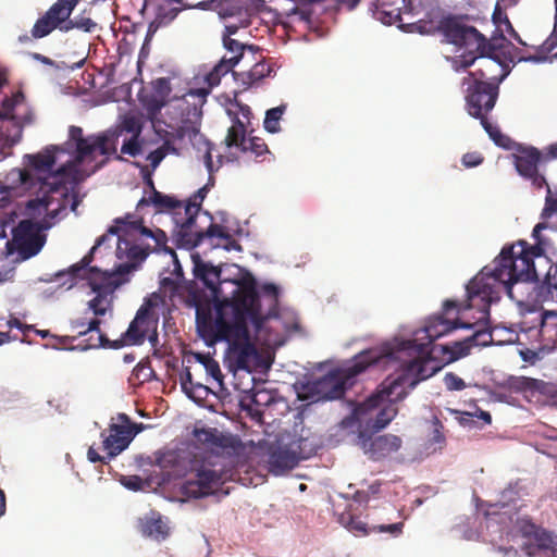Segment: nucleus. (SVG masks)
<instances>
[{
  "label": "nucleus",
  "mask_w": 557,
  "mask_h": 557,
  "mask_svg": "<svg viewBox=\"0 0 557 557\" xmlns=\"http://www.w3.org/2000/svg\"><path fill=\"white\" fill-rule=\"evenodd\" d=\"M397 412L398 410L394 405L383 401L380 407H373L362 416H357L355 408L349 417L342 420L341 424L344 429L358 425L359 438L366 445L371 435L384 429L396 417Z\"/></svg>",
  "instance_id": "nucleus-14"
},
{
  "label": "nucleus",
  "mask_w": 557,
  "mask_h": 557,
  "mask_svg": "<svg viewBox=\"0 0 557 557\" xmlns=\"http://www.w3.org/2000/svg\"><path fill=\"white\" fill-rule=\"evenodd\" d=\"M198 361L205 367L206 372L215 381L222 382L223 375L218 361L209 355H197Z\"/></svg>",
  "instance_id": "nucleus-44"
},
{
  "label": "nucleus",
  "mask_w": 557,
  "mask_h": 557,
  "mask_svg": "<svg viewBox=\"0 0 557 557\" xmlns=\"http://www.w3.org/2000/svg\"><path fill=\"white\" fill-rule=\"evenodd\" d=\"M147 183L151 188V195L149 197H143L137 202V210H140L145 206H153L157 212H171L175 223L176 218L185 219L182 201L173 196L164 195L157 190L151 178H148Z\"/></svg>",
  "instance_id": "nucleus-26"
},
{
  "label": "nucleus",
  "mask_w": 557,
  "mask_h": 557,
  "mask_svg": "<svg viewBox=\"0 0 557 557\" xmlns=\"http://www.w3.org/2000/svg\"><path fill=\"white\" fill-rule=\"evenodd\" d=\"M98 295L92 298L88 305H89V308L92 310V312L96 314V315H103L107 311V308L103 306V300H104V296L107 294H103V293H97Z\"/></svg>",
  "instance_id": "nucleus-54"
},
{
  "label": "nucleus",
  "mask_w": 557,
  "mask_h": 557,
  "mask_svg": "<svg viewBox=\"0 0 557 557\" xmlns=\"http://www.w3.org/2000/svg\"><path fill=\"white\" fill-rule=\"evenodd\" d=\"M272 72L271 66L265 62H257L248 72H244L238 75L242 79V84L245 88H249L262 78L269 76Z\"/></svg>",
  "instance_id": "nucleus-35"
},
{
  "label": "nucleus",
  "mask_w": 557,
  "mask_h": 557,
  "mask_svg": "<svg viewBox=\"0 0 557 557\" xmlns=\"http://www.w3.org/2000/svg\"><path fill=\"white\" fill-rule=\"evenodd\" d=\"M285 110H286V106L281 104L278 107L269 109L265 112V117L263 121V126H264L265 131H268L269 133L275 134L281 129L280 121H281Z\"/></svg>",
  "instance_id": "nucleus-41"
},
{
  "label": "nucleus",
  "mask_w": 557,
  "mask_h": 557,
  "mask_svg": "<svg viewBox=\"0 0 557 557\" xmlns=\"http://www.w3.org/2000/svg\"><path fill=\"white\" fill-rule=\"evenodd\" d=\"M557 47V0H555L554 27L549 37L537 48V54L522 58L524 61L541 62L546 60V54Z\"/></svg>",
  "instance_id": "nucleus-36"
},
{
  "label": "nucleus",
  "mask_w": 557,
  "mask_h": 557,
  "mask_svg": "<svg viewBox=\"0 0 557 557\" xmlns=\"http://www.w3.org/2000/svg\"><path fill=\"white\" fill-rule=\"evenodd\" d=\"M133 375L140 383L149 382L154 376V371L148 362H139L133 370Z\"/></svg>",
  "instance_id": "nucleus-47"
},
{
  "label": "nucleus",
  "mask_w": 557,
  "mask_h": 557,
  "mask_svg": "<svg viewBox=\"0 0 557 557\" xmlns=\"http://www.w3.org/2000/svg\"><path fill=\"white\" fill-rule=\"evenodd\" d=\"M87 457H88V460L94 463H96V462L108 463L110 460L108 458V455L107 456L99 455V453L92 446L89 447V449L87 451Z\"/></svg>",
  "instance_id": "nucleus-58"
},
{
  "label": "nucleus",
  "mask_w": 557,
  "mask_h": 557,
  "mask_svg": "<svg viewBox=\"0 0 557 557\" xmlns=\"http://www.w3.org/2000/svg\"><path fill=\"white\" fill-rule=\"evenodd\" d=\"M513 164L520 176L530 181L532 185L541 189L547 185L546 178L539 172V165L544 161L543 153L535 147H519L512 156Z\"/></svg>",
  "instance_id": "nucleus-22"
},
{
  "label": "nucleus",
  "mask_w": 557,
  "mask_h": 557,
  "mask_svg": "<svg viewBox=\"0 0 557 557\" xmlns=\"http://www.w3.org/2000/svg\"><path fill=\"white\" fill-rule=\"evenodd\" d=\"M472 348L469 336L462 341L455 342L451 346H444L443 350L449 354V361H455L467 356Z\"/></svg>",
  "instance_id": "nucleus-42"
},
{
  "label": "nucleus",
  "mask_w": 557,
  "mask_h": 557,
  "mask_svg": "<svg viewBox=\"0 0 557 557\" xmlns=\"http://www.w3.org/2000/svg\"><path fill=\"white\" fill-rule=\"evenodd\" d=\"M141 132L143 123L140 119L135 115H126L122 122L114 127L88 136H84L82 127L75 125L70 126L69 139L75 146L73 161L65 164L70 175L74 172L76 166L85 162H94L97 153L103 156L104 160L95 165L92 172L103 165L112 156H114L116 160H123V158L116 153L120 137L124 133L131 134V136H140Z\"/></svg>",
  "instance_id": "nucleus-4"
},
{
  "label": "nucleus",
  "mask_w": 557,
  "mask_h": 557,
  "mask_svg": "<svg viewBox=\"0 0 557 557\" xmlns=\"http://www.w3.org/2000/svg\"><path fill=\"white\" fill-rule=\"evenodd\" d=\"M154 99L152 108L160 110L165 103L172 91L169 78L160 77L152 83Z\"/></svg>",
  "instance_id": "nucleus-38"
},
{
  "label": "nucleus",
  "mask_w": 557,
  "mask_h": 557,
  "mask_svg": "<svg viewBox=\"0 0 557 557\" xmlns=\"http://www.w3.org/2000/svg\"><path fill=\"white\" fill-rule=\"evenodd\" d=\"M338 522L355 535H368L370 533H388L393 537H398L403 533L404 522L379 523L368 525L358 517L346 510L338 516Z\"/></svg>",
  "instance_id": "nucleus-23"
},
{
  "label": "nucleus",
  "mask_w": 557,
  "mask_h": 557,
  "mask_svg": "<svg viewBox=\"0 0 557 557\" xmlns=\"http://www.w3.org/2000/svg\"><path fill=\"white\" fill-rule=\"evenodd\" d=\"M548 227L546 222L537 223L532 232L535 244L530 246L525 240L504 246L492 264L485 265L469 283V306H479L487 311L491 304L499 300L506 292L512 297V286L518 282H536L539 274L534 258L545 253L546 242L541 232Z\"/></svg>",
  "instance_id": "nucleus-2"
},
{
  "label": "nucleus",
  "mask_w": 557,
  "mask_h": 557,
  "mask_svg": "<svg viewBox=\"0 0 557 557\" xmlns=\"http://www.w3.org/2000/svg\"><path fill=\"white\" fill-rule=\"evenodd\" d=\"M108 233L117 235L116 257L125 262L119 264L114 271H102L97 267H90L95 250L106 240V236L102 235L90 251L66 272L71 276L70 287L75 284L77 278H82L86 280L96 293H112L126 282L124 276L137 270L150 253L168 249L165 232L158 227L146 226L143 218L134 213L116 218ZM63 275L65 272L58 273V276Z\"/></svg>",
  "instance_id": "nucleus-1"
},
{
  "label": "nucleus",
  "mask_w": 557,
  "mask_h": 557,
  "mask_svg": "<svg viewBox=\"0 0 557 557\" xmlns=\"http://www.w3.org/2000/svg\"><path fill=\"white\" fill-rule=\"evenodd\" d=\"M401 447V438L394 434H384L371 442L370 451L373 458H380L397 451Z\"/></svg>",
  "instance_id": "nucleus-32"
},
{
  "label": "nucleus",
  "mask_w": 557,
  "mask_h": 557,
  "mask_svg": "<svg viewBox=\"0 0 557 557\" xmlns=\"http://www.w3.org/2000/svg\"><path fill=\"white\" fill-rule=\"evenodd\" d=\"M87 324L88 322L86 321H75L72 323V329L73 331H76L78 333V331H84L87 329Z\"/></svg>",
  "instance_id": "nucleus-63"
},
{
  "label": "nucleus",
  "mask_w": 557,
  "mask_h": 557,
  "mask_svg": "<svg viewBox=\"0 0 557 557\" xmlns=\"http://www.w3.org/2000/svg\"><path fill=\"white\" fill-rule=\"evenodd\" d=\"M222 45L232 55L230 58L223 57L212 71L207 74L206 82L210 87H214L220 84L221 77L231 72L239 63L246 50L251 52L259 50V47L255 45L242 44L237 39L230 38L227 36L226 38H222Z\"/></svg>",
  "instance_id": "nucleus-20"
},
{
  "label": "nucleus",
  "mask_w": 557,
  "mask_h": 557,
  "mask_svg": "<svg viewBox=\"0 0 557 557\" xmlns=\"http://www.w3.org/2000/svg\"><path fill=\"white\" fill-rule=\"evenodd\" d=\"M206 197V187L197 190L186 203H183L185 219L176 218L173 240L177 248L193 249L201 244V231L197 216Z\"/></svg>",
  "instance_id": "nucleus-13"
},
{
  "label": "nucleus",
  "mask_w": 557,
  "mask_h": 557,
  "mask_svg": "<svg viewBox=\"0 0 557 557\" xmlns=\"http://www.w3.org/2000/svg\"><path fill=\"white\" fill-rule=\"evenodd\" d=\"M479 59H480L479 54L467 52L466 54L461 55L460 58L454 59V61H453L454 69L456 71H459V70H466L473 65L476 66V64L479 63Z\"/></svg>",
  "instance_id": "nucleus-48"
},
{
  "label": "nucleus",
  "mask_w": 557,
  "mask_h": 557,
  "mask_svg": "<svg viewBox=\"0 0 557 557\" xmlns=\"http://www.w3.org/2000/svg\"><path fill=\"white\" fill-rule=\"evenodd\" d=\"M410 375L401 372L397 376H387L380 385L376 393L369 396L363 403L356 406V414L362 416L373 407H380L383 401H387L395 406L408 395L410 388Z\"/></svg>",
  "instance_id": "nucleus-16"
},
{
  "label": "nucleus",
  "mask_w": 557,
  "mask_h": 557,
  "mask_svg": "<svg viewBox=\"0 0 557 557\" xmlns=\"http://www.w3.org/2000/svg\"><path fill=\"white\" fill-rule=\"evenodd\" d=\"M247 133L245 122L235 116L224 138L226 148L228 150L235 149L242 153H249L255 159L262 158L270 153L268 145L262 138L257 136L247 137Z\"/></svg>",
  "instance_id": "nucleus-18"
},
{
  "label": "nucleus",
  "mask_w": 557,
  "mask_h": 557,
  "mask_svg": "<svg viewBox=\"0 0 557 557\" xmlns=\"http://www.w3.org/2000/svg\"><path fill=\"white\" fill-rule=\"evenodd\" d=\"M34 114L26 103L23 91L14 92L2 101L0 110V162L12 154V148L23 135V128L32 124Z\"/></svg>",
  "instance_id": "nucleus-10"
},
{
  "label": "nucleus",
  "mask_w": 557,
  "mask_h": 557,
  "mask_svg": "<svg viewBox=\"0 0 557 557\" xmlns=\"http://www.w3.org/2000/svg\"><path fill=\"white\" fill-rule=\"evenodd\" d=\"M213 237L224 239L226 242L224 245L226 250H242V246L233 238V236L225 230L224 226L211 222L206 230L201 231V243L205 238L211 239Z\"/></svg>",
  "instance_id": "nucleus-34"
},
{
  "label": "nucleus",
  "mask_w": 557,
  "mask_h": 557,
  "mask_svg": "<svg viewBox=\"0 0 557 557\" xmlns=\"http://www.w3.org/2000/svg\"><path fill=\"white\" fill-rule=\"evenodd\" d=\"M117 420L121 423L110 424L109 434H107V431L101 432L103 449L107 451L109 459L126 449L136 434L143 430V424L132 422L126 413H119Z\"/></svg>",
  "instance_id": "nucleus-17"
},
{
  "label": "nucleus",
  "mask_w": 557,
  "mask_h": 557,
  "mask_svg": "<svg viewBox=\"0 0 557 557\" xmlns=\"http://www.w3.org/2000/svg\"><path fill=\"white\" fill-rule=\"evenodd\" d=\"M248 320L250 315L239 318L226 333V338H221V342L228 344L226 357L231 368L252 372L262 367L263 360L256 345L250 341Z\"/></svg>",
  "instance_id": "nucleus-11"
},
{
  "label": "nucleus",
  "mask_w": 557,
  "mask_h": 557,
  "mask_svg": "<svg viewBox=\"0 0 557 557\" xmlns=\"http://www.w3.org/2000/svg\"><path fill=\"white\" fill-rule=\"evenodd\" d=\"M466 85L467 112L472 117L480 120L482 127L497 146L510 149L512 144L510 137L504 135L498 126L493 125L487 119V114L494 109L498 98L499 87L497 84L471 81Z\"/></svg>",
  "instance_id": "nucleus-9"
},
{
  "label": "nucleus",
  "mask_w": 557,
  "mask_h": 557,
  "mask_svg": "<svg viewBox=\"0 0 557 557\" xmlns=\"http://www.w3.org/2000/svg\"><path fill=\"white\" fill-rule=\"evenodd\" d=\"M121 153L129 157H137L141 153L140 136H131L125 139L121 147Z\"/></svg>",
  "instance_id": "nucleus-46"
},
{
  "label": "nucleus",
  "mask_w": 557,
  "mask_h": 557,
  "mask_svg": "<svg viewBox=\"0 0 557 557\" xmlns=\"http://www.w3.org/2000/svg\"><path fill=\"white\" fill-rule=\"evenodd\" d=\"M189 8L202 11H214L221 18H243L242 26L249 27L253 9L248 0H203Z\"/></svg>",
  "instance_id": "nucleus-21"
},
{
  "label": "nucleus",
  "mask_w": 557,
  "mask_h": 557,
  "mask_svg": "<svg viewBox=\"0 0 557 557\" xmlns=\"http://www.w3.org/2000/svg\"><path fill=\"white\" fill-rule=\"evenodd\" d=\"M492 18L494 24L500 32L506 30L516 40H518L519 44L524 45V42L521 40L517 32L515 30L513 26L511 25L507 14L502 10L499 4H496Z\"/></svg>",
  "instance_id": "nucleus-40"
},
{
  "label": "nucleus",
  "mask_w": 557,
  "mask_h": 557,
  "mask_svg": "<svg viewBox=\"0 0 557 557\" xmlns=\"http://www.w3.org/2000/svg\"><path fill=\"white\" fill-rule=\"evenodd\" d=\"M539 295L544 300H552L557 304V264L549 267L544 282L540 286Z\"/></svg>",
  "instance_id": "nucleus-37"
},
{
  "label": "nucleus",
  "mask_w": 557,
  "mask_h": 557,
  "mask_svg": "<svg viewBox=\"0 0 557 557\" xmlns=\"http://www.w3.org/2000/svg\"><path fill=\"white\" fill-rule=\"evenodd\" d=\"M444 384L450 392L462 391L467 387L466 382L454 372H448L444 376Z\"/></svg>",
  "instance_id": "nucleus-50"
},
{
  "label": "nucleus",
  "mask_w": 557,
  "mask_h": 557,
  "mask_svg": "<svg viewBox=\"0 0 557 557\" xmlns=\"http://www.w3.org/2000/svg\"><path fill=\"white\" fill-rule=\"evenodd\" d=\"M181 386L183 391L190 397L194 398L191 394V387H198L202 388L203 386L201 384H194L193 382V375L190 373L189 368H185L184 372L181 374Z\"/></svg>",
  "instance_id": "nucleus-52"
},
{
  "label": "nucleus",
  "mask_w": 557,
  "mask_h": 557,
  "mask_svg": "<svg viewBox=\"0 0 557 557\" xmlns=\"http://www.w3.org/2000/svg\"><path fill=\"white\" fill-rule=\"evenodd\" d=\"M176 461V454L174 451H165L162 454H158L156 457V462L160 468H168Z\"/></svg>",
  "instance_id": "nucleus-55"
},
{
  "label": "nucleus",
  "mask_w": 557,
  "mask_h": 557,
  "mask_svg": "<svg viewBox=\"0 0 557 557\" xmlns=\"http://www.w3.org/2000/svg\"><path fill=\"white\" fill-rule=\"evenodd\" d=\"M140 532L145 536L164 540L169 535V528L160 516L152 513L140 520Z\"/></svg>",
  "instance_id": "nucleus-33"
},
{
  "label": "nucleus",
  "mask_w": 557,
  "mask_h": 557,
  "mask_svg": "<svg viewBox=\"0 0 557 557\" xmlns=\"http://www.w3.org/2000/svg\"><path fill=\"white\" fill-rule=\"evenodd\" d=\"M262 295L267 299L269 310H261L259 294L255 278L243 280L233 292L232 298L216 300L212 305L209 300L196 304V327L199 336L209 345L226 338L233 323L243 315H250V321L257 331H260L267 319L277 315L278 287L273 283L262 285Z\"/></svg>",
  "instance_id": "nucleus-3"
},
{
  "label": "nucleus",
  "mask_w": 557,
  "mask_h": 557,
  "mask_svg": "<svg viewBox=\"0 0 557 557\" xmlns=\"http://www.w3.org/2000/svg\"><path fill=\"white\" fill-rule=\"evenodd\" d=\"M544 161L557 159V143L549 145L546 148V153L543 154Z\"/></svg>",
  "instance_id": "nucleus-60"
},
{
  "label": "nucleus",
  "mask_w": 557,
  "mask_h": 557,
  "mask_svg": "<svg viewBox=\"0 0 557 557\" xmlns=\"http://www.w3.org/2000/svg\"><path fill=\"white\" fill-rule=\"evenodd\" d=\"M545 186L547 187V195L545 198V206L541 213L542 219H548L553 214L557 213V189L552 191L548 184Z\"/></svg>",
  "instance_id": "nucleus-45"
},
{
  "label": "nucleus",
  "mask_w": 557,
  "mask_h": 557,
  "mask_svg": "<svg viewBox=\"0 0 557 557\" xmlns=\"http://www.w3.org/2000/svg\"><path fill=\"white\" fill-rule=\"evenodd\" d=\"M394 356L393 351L370 349L362 351L355 358L351 366L346 369L330 372L318 382V392L325 399H339L344 396L348 386L352 385L351 380L366 371L370 366H391L387 358Z\"/></svg>",
  "instance_id": "nucleus-8"
},
{
  "label": "nucleus",
  "mask_w": 557,
  "mask_h": 557,
  "mask_svg": "<svg viewBox=\"0 0 557 557\" xmlns=\"http://www.w3.org/2000/svg\"><path fill=\"white\" fill-rule=\"evenodd\" d=\"M199 135V127L193 123L191 121H184L182 125H180L172 136L176 139H185L193 141L196 136Z\"/></svg>",
  "instance_id": "nucleus-43"
},
{
  "label": "nucleus",
  "mask_w": 557,
  "mask_h": 557,
  "mask_svg": "<svg viewBox=\"0 0 557 557\" xmlns=\"http://www.w3.org/2000/svg\"><path fill=\"white\" fill-rule=\"evenodd\" d=\"M165 157V152L162 149L157 148L147 156V160L149 161L150 166L154 170Z\"/></svg>",
  "instance_id": "nucleus-56"
},
{
  "label": "nucleus",
  "mask_w": 557,
  "mask_h": 557,
  "mask_svg": "<svg viewBox=\"0 0 557 557\" xmlns=\"http://www.w3.org/2000/svg\"><path fill=\"white\" fill-rule=\"evenodd\" d=\"M81 0H57L40 17L37 18L30 29V36L18 37L21 44H30L34 39H41L49 36L55 29L67 33L74 28L86 33H92L97 24L87 16L77 15L71 18L75 7Z\"/></svg>",
  "instance_id": "nucleus-7"
},
{
  "label": "nucleus",
  "mask_w": 557,
  "mask_h": 557,
  "mask_svg": "<svg viewBox=\"0 0 557 557\" xmlns=\"http://www.w3.org/2000/svg\"><path fill=\"white\" fill-rule=\"evenodd\" d=\"M268 463L273 474L281 475L294 469L298 465V458L295 453L278 447L271 450Z\"/></svg>",
  "instance_id": "nucleus-29"
},
{
  "label": "nucleus",
  "mask_w": 557,
  "mask_h": 557,
  "mask_svg": "<svg viewBox=\"0 0 557 557\" xmlns=\"http://www.w3.org/2000/svg\"><path fill=\"white\" fill-rule=\"evenodd\" d=\"M151 311L147 306H141L134 320L129 323L128 329L123 333L122 337L114 341L110 348H121L124 345H140L145 342L147 333L149 332Z\"/></svg>",
  "instance_id": "nucleus-25"
},
{
  "label": "nucleus",
  "mask_w": 557,
  "mask_h": 557,
  "mask_svg": "<svg viewBox=\"0 0 557 557\" xmlns=\"http://www.w3.org/2000/svg\"><path fill=\"white\" fill-rule=\"evenodd\" d=\"M516 529L524 540L522 550L527 556L557 557V535L527 518L518 519Z\"/></svg>",
  "instance_id": "nucleus-15"
},
{
  "label": "nucleus",
  "mask_w": 557,
  "mask_h": 557,
  "mask_svg": "<svg viewBox=\"0 0 557 557\" xmlns=\"http://www.w3.org/2000/svg\"><path fill=\"white\" fill-rule=\"evenodd\" d=\"M32 57H33V59H35L36 61H39L42 64H46L49 66H55L57 69H59V66L55 64V62L52 59H50L44 54L35 52L32 54Z\"/></svg>",
  "instance_id": "nucleus-59"
},
{
  "label": "nucleus",
  "mask_w": 557,
  "mask_h": 557,
  "mask_svg": "<svg viewBox=\"0 0 557 557\" xmlns=\"http://www.w3.org/2000/svg\"><path fill=\"white\" fill-rule=\"evenodd\" d=\"M236 107L238 109L237 112L233 113L232 110H228L227 113L232 117V121L237 116L240 121L245 122V126L248 129V126L250 124V119L252 116V112L249 106L244 103H236Z\"/></svg>",
  "instance_id": "nucleus-51"
},
{
  "label": "nucleus",
  "mask_w": 557,
  "mask_h": 557,
  "mask_svg": "<svg viewBox=\"0 0 557 557\" xmlns=\"http://www.w3.org/2000/svg\"><path fill=\"white\" fill-rule=\"evenodd\" d=\"M435 430H434V436H433V440L436 442V443H442L444 442L445 437L444 435L441 433L440 431V428H443V425L441 424V422L438 420H436L435 422Z\"/></svg>",
  "instance_id": "nucleus-62"
},
{
  "label": "nucleus",
  "mask_w": 557,
  "mask_h": 557,
  "mask_svg": "<svg viewBox=\"0 0 557 557\" xmlns=\"http://www.w3.org/2000/svg\"><path fill=\"white\" fill-rule=\"evenodd\" d=\"M159 148L162 149L165 152V154H168V153L178 154V150L172 145V143L169 139L164 140L162 146Z\"/></svg>",
  "instance_id": "nucleus-61"
},
{
  "label": "nucleus",
  "mask_w": 557,
  "mask_h": 557,
  "mask_svg": "<svg viewBox=\"0 0 557 557\" xmlns=\"http://www.w3.org/2000/svg\"><path fill=\"white\" fill-rule=\"evenodd\" d=\"M469 338L472 344V347H484L487 346L493 341L492 332L486 329L474 331V333L471 336H469Z\"/></svg>",
  "instance_id": "nucleus-49"
},
{
  "label": "nucleus",
  "mask_w": 557,
  "mask_h": 557,
  "mask_svg": "<svg viewBox=\"0 0 557 557\" xmlns=\"http://www.w3.org/2000/svg\"><path fill=\"white\" fill-rule=\"evenodd\" d=\"M164 1L168 4H178L180 7H174V8L166 9L163 5H159L158 7V11H157V21L160 24L170 23L171 21H173L177 16V14L182 10L190 9L189 7L191 5V4H185L183 2V0H164Z\"/></svg>",
  "instance_id": "nucleus-39"
},
{
  "label": "nucleus",
  "mask_w": 557,
  "mask_h": 557,
  "mask_svg": "<svg viewBox=\"0 0 557 557\" xmlns=\"http://www.w3.org/2000/svg\"><path fill=\"white\" fill-rule=\"evenodd\" d=\"M467 299L465 301H457L447 299L443 304V312L430 317L422 329L414 333V338L411 341L401 342L396 348L391 345H385L382 350H389L394 352V356L387 358L391 364L403 361V355L407 350L416 349L420 354H430L429 346L437 338L450 333L459 327L471 329L473 324L463 323L459 320L458 314L468 309H476L482 317L487 318L490 315V307L487 311H483L479 306H469V292L468 285L466 286Z\"/></svg>",
  "instance_id": "nucleus-5"
},
{
  "label": "nucleus",
  "mask_w": 557,
  "mask_h": 557,
  "mask_svg": "<svg viewBox=\"0 0 557 557\" xmlns=\"http://www.w3.org/2000/svg\"><path fill=\"white\" fill-rule=\"evenodd\" d=\"M234 469L222 462H203L193 468L182 485V493L191 498L213 494L226 481L233 479Z\"/></svg>",
  "instance_id": "nucleus-12"
},
{
  "label": "nucleus",
  "mask_w": 557,
  "mask_h": 557,
  "mask_svg": "<svg viewBox=\"0 0 557 557\" xmlns=\"http://www.w3.org/2000/svg\"><path fill=\"white\" fill-rule=\"evenodd\" d=\"M430 360L411 359L403 361L400 368L410 375V388H414L421 381L426 380L435 373V369H429Z\"/></svg>",
  "instance_id": "nucleus-31"
},
{
  "label": "nucleus",
  "mask_w": 557,
  "mask_h": 557,
  "mask_svg": "<svg viewBox=\"0 0 557 557\" xmlns=\"http://www.w3.org/2000/svg\"><path fill=\"white\" fill-rule=\"evenodd\" d=\"M484 161V157L480 152H467L462 156L461 162L465 168H475Z\"/></svg>",
  "instance_id": "nucleus-53"
},
{
  "label": "nucleus",
  "mask_w": 557,
  "mask_h": 557,
  "mask_svg": "<svg viewBox=\"0 0 557 557\" xmlns=\"http://www.w3.org/2000/svg\"><path fill=\"white\" fill-rule=\"evenodd\" d=\"M242 20L243 18H237L236 24L225 25L223 33H222V38H226V36L232 38V36L235 35L239 28H245L244 26H242Z\"/></svg>",
  "instance_id": "nucleus-57"
},
{
  "label": "nucleus",
  "mask_w": 557,
  "mask_h": 557,
  "mask_svg": "<svg viewBox=\"0 0 557 557\" xmlns=\"http://www.w3.org/2000/svg\"><path fill=\"white\" fill-rule=\"evenodd\" d=\"M39 222L22 220L13 228L12 243L23 259L36 256L45 244V235Z\"/></svg>",
  "instance_id": "nucleus-19"
},
{
  "label": "nucleus",
  "mask_w": 557,
  "mask_h": 557,
  "mask_svg": "<svg viewBox=\"0 0 557 557\" xmlns=\"http://www.w3.org/2000/svg\"><path fill=\"white\" fill-rule=\"evenodd\" d=\"M506 76L504 72V63L494 53L480 57L479 63L473 71H470L462 79V85L473 82H487L499 84Z\"/></svg>",
  "instance_id": "nucleus-24"
},
{
  "label": "nucleus",
  "mask_w": 557,
  "mask_h": 557,
  "mask_svg": "<svg viewBox=\"0 0 557 557\" xmlns=\"http://www.w3.org/2000/svg\"><path fill=\"white\" fill-rule=\"evenodd\" d=\"M193 272L197 280L201 281L210 289L215 288L220 281L221 270L209 262H205L199 255L193 256Z\"/></svg>",
  "instance_id": "nucleus-30"
},
{
  "label": "nucleus",
  "mask_w": 557,
  "mask_h": 557,
  "mask_svg": "<svg viewBox=\"0 0 557 557\" xmlns=\"http://www.w3.org/2000/svg\"><path fill=\"white\" fill-rule=\"evenodd\" d=\"M78 336L83 339L78 343V347L83 350L94 349L99 347H109L113 344L100 331V320L92 319L88 321L87 329L78 331Z\"/></svg>",
  "instance_id": "nucleus-28"
},
{
  "label": "nucleus",
  "mask_w": 557,
  "mask_h": 557,
  "mask_svg": "<svg viewBox=\"0 0 557 557\" xmlns=\"http://www.w3.org/2000/svg\"><path fill=\"white\" fill-rule=\"evenodd\" d=\"M197 436L200 441L210 442L213 435L211 432L202 430L197 432Z\"/></svg>",
  "instance_id": "nucleus-64"
},
{
  "label": "nucleus",
  "mask_w": 557,
  "mask_h": 557,
  "mask_svg": "<svg viewBox=\"0 0 557 557\" xmlns=\"http://www.w3.org/2000/svg\"><path fill=\"white\" fill-rule=\"evenodd\" d=\"M468 15L442 14L436 24L421 26L424 32H438L445 41L467 52L485 57L496 51L495 45L474 26L468 25Z\"/></svg>",
  "instance_id": "nucleus-6"
},
{
  "label": "nucleus",
  "mask_w": 557,
  "mask_h": 557,
  "mask_svg": "<svg viewBox=\"0 0 557 557\" xmlns=\"http://www.w3.org/2000/svg\"><path fill=\"white\" fill-rule=\"evenodd\" d=\"M407 7L404 0H374L369 5L372 16L386 25H392L401 20V9Z\"/></svg>",
  "instance_id": "nucleus-27"
}]
</instances>
